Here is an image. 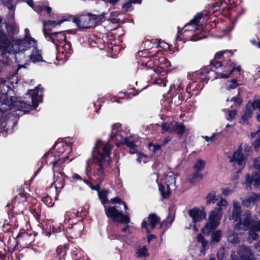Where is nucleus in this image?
Listing matches in <instances>:
<instances>
[{"label":"nucleus","instance_id":"obj_1","mask_svg":"<svg viewBox=\"0 0 260 260\" xmlns=\"http://www.w3.org/2000/svg\"><path fill=\"white\" fill-rule=\"evenodd\" d=\"M137 141L129 134V131L119 123L112 125L111 132L107 142L98 140L92 150V157L87 160L86 172H90L101 179L106 174L107 168L111 161V151L113 144L118 146L125 145L131 154L138 153Z\"/></svg>","mask_w":260,"mask_h":260},{"label":"nucleus","instance_id":"obj_2","mask_svg":"<svg viewBox=\"0 0 260 260\" xmlns=\"http://www.w3.org/2000/svg\"><path fill=\"white\" fill-rule=\"evenodd\" d=\"M203 16L202 13L197 14L189 23L184 26L182 34L178 37L177 39L181 41L184 38L185 41H197L205 38L201 33L202 29L201 20L203 19Z\"/></svg>","mask_w":260,"mask_h":260},{"label":"nucleus","instance_id":"obj_3","mask_svg":"<svg viewBox=\"0 0 260 260\" xmlns=\"http://www.w3.org/2000/svg\"><path fill=\"white\" fill-rule=\"evenodd\" d=\"M198 79L205 83H207L209 79L214 80L216 78H228L229 74H225L224 68L221 61L213 60L210 66H208L195 72Z\"/></svg>","mask_w":260,"mask_h":260},{"label":"nucleus","instance_id":"obj_4","mask_svg":"<svg viewBox=\"0 0 260 260\" xmlns=\"http://www.w3.org/2000/svg\"><path fill=\"white\" fill-rule=\"evenodd\" d=\"M156 181L159 190L163 199L167 198L171 194V190L175 188L176 179L173 173L169 172L167 174L164 169L160 168L156 173Z\"/></svg>","mask_w":260,"mask_h":260},{"label":"nucleus","instance_id":"obj_5","mask_svg":"<svg viewBox=\"0 0 260 260\" xmlns=\"http://www.w3.org/2000/svg\"><path fill=\"white\" fill-rule=\"evenodd\" d=\"M54 148L56 150L54 154L52 152L46 154L47 162L52 164L53 165L54 161L62 162L63 166L64 163H68L72 160V158H70L69 156L72 151L70 144L64 142H58L54 145Z\"/></svg>","mask_w":260,"mask_h":260},{"label":"nucleus","instance_id":"obj_6","mask_svg":"<svg viewBox=\"0 0 260 260\" xmlns=\"http://www.w3.org/2000/svg\"><path fill=\"white\" fill-rule=\"evenodd\" d=\"M155 67L153 69L155 73L152 75V78H154L153 83L160 86L165 87L167 82L166 79L165 69L170 67L171 63L160 52H158L155 54Z\"/></svg>","mask_w":260,"mask_h":260},{"label":"nucleus","instance_id":"obj_7","mask_svg":"<svg viewBox=\"0 0 260 260\" xmlns=\"http://www.w3.org/2000/svg\"><path fill=\"white\" fill-rule=\"evenodd\" d=\"M234 229L236 231L241 230L243 231L249 230V240H256L258 239V235L255 232L260 231V221L252 220L250 212L246 211L244 213L243 217L235 225Z\"/></svg>","mask_w":260,"mask_h":260},{"label":"nucleus","instance_id":"obj_8","mask_svg":"<svg viewBox=\"0 0 260 260\" xmlns=\"http://www.w3.org/2000/svg\"><path fill=\"white\" fill-rule=\"evenodd\" d=\"M106 14L104 12L98 15L88 13L74 18L73 22L79 28H91L94 27L97 23L104 21Z\"/></svg>","mask_w":260,"mask_h":260},{"label":"nucleus","instance_id":"obj_9","mask_svg":"<svg viewBox=\"0 0 260 260\" xmlns=\"http://www.w3.org/2000/svg\"><path fill=\"white\" fill-rule=\"evenodd\" d=\"M223 209L216 207L209 214L207 223L202 229V232L205 235H209L216 229L220 223Z\"/></svg>","mask_w":260,"mask_h":260},{"label":"nucleus","instance_id":"obj_10","mask_svg":"<svg viewBox=\"0 0 260 260\" xmlns=\"http://www.w3.org/2000/svg\"><path fill=\"white\" fill-rule=\"evenodd\" d=\"M62 162L54 161L52 169L54 173V181L51 185H54L56 190L55 200H57V196L64 188L67 176L59 170L63 166Z\"/></svg>","mask_w":260,"mask_h":260},{"label":"nucleus","instance_id":"obj_11","mask_svg":"<svg viewBox=\"0 0 260 260\" xmlns=\"http://www.w3.org/2000/svg\"><path fill=\"white\" fill-rule=\"evenodd\" d=\"M117 206L110 207L105 209V213L108 218L117 223L128 224L130 222L129 213L125 211V214H123L122 211H120Z\"/></svg>","mask_w":260,"mask_h":260},{"label":"nucleus","instance_id":"obj_12","mask_svg":"<svg viewBox=\"0 0 260 260\" xmlns=\"http://www.w3.org/2000/svg\"><path fill=\"white\" fill-rule=\"evenodd\" d=\"M76 216L74 212L71 211H68L64 215V223L69 225L66 226V228H70L69 225H72L71 228L72 229L73 236L75 238L80 237L82 234V232L84 229V225L81 221L74 223L72 219Z\"/></svg>","mask_w":260,"mask_h":260},{"label":"nucleus","instance_id":"obj_13","mask_svg":"<svg viewBox=\"0 0 260 260\" xmlns=\"http://www.w3.org/2000/svg\"><path fill=\"white\" fill-rule=\"evenodd\" d=\"M243 147H246V146L241 144L232 156L229 157L230 162L233 163L235 168L239 170L242 169L246 164L245 157L242 152Z\"/></svg>","mask_w":260,"mask_h":260},{"label":"nucleus","instance_id":"obj_14","mask_svg":"<svg viewBox=\"0 0 260 260\" xmlns=\"http://www.w3.org/2000/svg\"><path fill=\"white\" fill-rule=\"evenodd\" d=\"M138 56L139 57L138 63L140 65L154 69L155 62V54L150 55L149 52L142 50L138 52Z\"/></svg>","mask_w":260,"mask_h":260},{"label":"nucleus","instance_id":"obj_15","mask_svg":"<svg viewBox=\"0 0 260 260\" xmlns=\"http://www.w3.org/2000/svg\"><path fill=\"white\" fill-rule=\"evenodd\" d=\"M28 201L25 194L20 193L17 196L13 201L14 211L17 214L23 213L26 209Z\"/></svg>","mask_w":260,"mask_h":260},{"label":"nucleus","instance_id":"obj_16","mask_svg":"<svg viewBox=\"0 0 260 260\" xmlns=\"http://www.w3.org/2000/svg\"><path fill=\"white\" fill-rule=\"evenodd\" d=\"M238 256L235 255V252L231 254L232 260H254V257L250 249L245 246H241L238 248Z\"/></svg>","mask_w":260,"mask_h":260},{"label":"nucleus","instance_id":"obj_17","mask_svg":"<svg viewBox=\"0 0 260 260\" xmlns=\"http://www.w3.org/2000/svg\"><path fill=\"white\" fill-rule=\"evenodd\" d=\"M56 50V59L59 60H67L73 52L71 44L68 42H64L57 46Z\"/></svg>","mask_w":260,"mask_h":260},{"label":"nucleus","instance_id":"obj_18","mask_svg":"<svg viewBox=\"0 0 260 260\" xmlns=\"http://www.w3.org/2000/svg\"><path fill=\"white\" fill-rule=\"evenodd\" d=\"M45 38L47 41H50L53 43L56 46V48L64 42H66V36L64 31H58L52 32L49 34L45 33Z\"/></svg>","mask_w":260,"mask_h":260},{"label":"nucleus","instance_id":"obj_19","mask_svg":"<svg viewBox=\"0 0 260 260\" xmlns=\"http://www.w3.org/2000/svg\"><path fill=\"white\" fill-rule=\"evenodd\" d=\"M189 216L192 218L194 224L201 221L205 218L206 214L204 209L198 208H194L188 212Z\"/></svg>","mask_w":260,"mask_h":260},{"label":"nucleus","instance_id":"obj_20","mask_svg":"<svg viewBox=\"0 0 260 260\" xmlns=\"http://www.w3.org/2000/svg\"><path fill=\"white\" fill-rule=\"evenodd\" d=\"M159 219L155 214H150L147 219H144L142 223V228H145L147 232L149 233L156 226Z\"/></svg>","mask_w":260,"mask_h":260},{"label":"nucleus","instance_id":"obj_21","mask_svg":"<svg viewBox=\"0 0 260 260\" xmlns=\"http://www.w3.org/2000/svg\"><path fill=\"white\" fill-rule=\"evenodd\" d=\"M32 239L31 235L24 230H20L19 234L17 237V242L24 247H29L33 240Z\"/></svg>","mask_w":260,"mask_h":260},{"label":"nucleus","instance_id":"obj_22","mask_svg":"<svg viewBox=\"0 0 260 260\" xmlns=\"http://www.w3.org/2000/svg\"><path fill=\"white\" fill-rule=\"evenodd\" d=\"M252 183H253L255 187H258L260 186V172H255L251 176L249 174L246 175L245 181L246 189H250L251 185Z\"/></svg>","mask_w":260,"mask_h":260},{"label":"nucleus","instance_id":"obj_23","mask_svg":"<svg viewBox=\"0 0 260 260\" xmlns=\"http://www.w3.org/2000/svg\"><path fill=\"white\" fill-rule=\"evenodd\" d=\"M233 208L232 212L231 215L230 216L229 219L234 220L235 221H237L239 220V222L241 218H240L241 212V208L240 204L236 201H234L233 203ZM244 215V214L243 215ZM243 217H242L241 219Z\"/></svg>","mask_w":260,"mask_h":260},{"label":"nucleus","instance_id":"obj_24","mask_svg":"<svg viewBox=\"0 0 260 260\" xmlns=\"http://www.w3.org/2000/svg\"><path fill=\"white\" fill-rule=\"evenodd\" d=\"M193 75L195 76L196 80L188 84L186 87V92L191 93L192 91L201 90L204 86L205 82H203L200 79H198V76L195 75V73Z\"/></svg>","mask_w":260,"mask_h":260},{"label":"nucleus","instance_id":"obj_25","mask_svg":"<svg viewBox=\"0 0 260 260\" xmlns=\"http://www.w3.org/2000/svg\"><path fill=\"white\" fill-rule=\"evenodd\" d=\"M230 7L226 2L224 0H219L216 2V4L219 9L222 10H225V9H233L234 6H236L240 4L241 3L240 0H228Z\"/></svg>","mask_w":260,"mask_h":260},{"label":"nucleus","instance_id":"obj_26","mask_svg":"<svg viewBox=\"0 0 260 260\" xmlns=\"http://www.w3.org/2000/svg\"><path fill=\"white\" fill-rule=\"evenodd\" d=\"M29 60L34 63L44 61L41 51L38 48V46L32 49L31 53L29 55Z\"/></svg>","mask_w":260,"mask_h":260},{"label":"nucleus","instance_id":"obj_27","mask_svg":"<svg viewBox=\"0 0 260 260\" xmlns=\"http://www.w3.org/2000/svg\"><path fill=\"white\" fill-rule=\"evenodd\" d=\"M64 21L63 20H59L58 21H43V31L44 33V35L45 36V32L46 34H49L50 32L47 31V30L51 29V28L54 27L57 25H60Z\"/></svg>","mask_w":260,"mask_h":260},{"label":"nucleus","instance_id":"obj_28","mask_svg":"<svg viewBox=\"0 0 260 260\" xmlns=\"http://www.w3.org/2000/svg\"><path fill=\"white\" fill-rule=\"evenodd\" d=\"M233 53L231 50H226L223 51H220L217 52L215 55V60H217V59L223 60L222 63L221 64L224 67V62L226 61V59H228L229 57L233 56ZM221 62H222L221 61Z\"/></svg>","mask_w":260,"mask_h":260},{"label":"nucleus","instance_id":"obj_29","mask_svg":"<svg viewBox=\"0 0 260 260\" xmlns=\"http://www.w3.org/2000/svg\"><path fill=\"white\" fill-rule=\"evenodd\" d=\"M225 64V66L223 67L224 72L225 74H229V76L235 70L239 72L241 70V67L240 66L235 67L233 62H232L230 59H228V62H226Z\"/></svg>","mask_w":260,"mask_h":260},{"label":"nucleus","instance_id":"obj_30","mask_svg":"<svg viewBox=\"0 0 260 260\" xmlns=\"http://www.w3.org/2000/svg\"><path fill=\"white\" fill-rule=\"evenodd\" d=\"M252 115V112L249 105H247L245 111L242 115L240 122L242 124H248L249 119Z\"/></svg>","mask_w":260,"mask_h":260},{"label":"nucleus","instance_id":"obj_31","mask_svg":"<svg viewBox=\"0 0 260 260\" xmlns=\"http://www.w3.org/2000/svg\"><path fill=\"white\" fill-rule=\"evenodd\" d=\"M256 201V194L253 193L245 199H242V203L244 206L249 207L254 204Z\"/></svg>","mask_w":260,"mask_h":260},{"label":"nucleus","instance_id":"obj_32","mask_svg":"<svg viewBox=\"0 0 260 260\" xmlns=\"http://www.w3.org/2000/svg\"><path fill=\"white\" fill-rule=\"evenodd\" d=\"M141 3V0H128L122 5V10L125 12H131L134 9L133 4H140Z\"/></svg>","mask_w":260,"mask_h":260},{"label":"nucleus","instance_id":"obj_33","mask_svg":"<svg viewBox=\"0 0 260 260\" xmlns=\"http://www.w3.org/2000/svg\"><path fill=\"white\" fill-rule=\"evenodd\" d=\"M161 128L165 131L174 133L176 128V122L173 121L169 123L164 122L161 124Z\"/></svg>","mask_w":260,"mask_h":260},{"label":"nucleus","instance_id":"obj_34","mask_svg":"<svg viewBox=\"0 0 260 260\" xmlns=\"http://www.w3.org/2000/svg\"><path fill=\"white\" fill-rule=\"evenodd\" d=\"M176 94H178V98L181 102L188 99L191 96L190 92H183V90L182 87H179L176 90Z\"/></svg>","mask_w":260,"mask_h":260},{"label":"nucleus","instance_id":"obj_35","mask_svg":"<svg viewBox=\"0 0 260 260\" xmlns=\"http://www.w3.org/2000/svg\"><path fill=\"white\" fill-rule=\"evenodd\" d=\"M259 130L257 131L255 133H251V138L252 139L255 138L254 140L252 141V144L255 150H258L260 147V138L258 135Z\"/></svg>","mask_w":260,"mask_h":260},{"label":"nucleus","instance_id":"obj_36","mask_svg":"<svg viewBox=\"0 0 260 260\" xmlns=\"http://www.w3.org/2000/svg\"><path fill=\"white\" fill-rule=\"evenodd\" d=\"M3 3L7 5V7L10 10V12L9 14V17L11 18L12 20L14 19V9L15 6L11 4V2L12 0H1Z\"/></svg>","mask_w":260,"mask_h":260},{"label":"nucleus","instance_id":"obj_37","mask_svg":"<svg viewBox=\"0 0 260 260\" xmlns=\"http://www.w3.org/2000/svg\"><path fill=\"white\" fill-rule=\"evenodd\" d=\"M72 257L73 260H83L82 252L75 247L72 250Z\"/></svg>","mask_w":260,"mask_h":260},{"label":"nucleus","instance_id":"obj_38","mask_svg":"<svg viewBox=\"0 0 260 260\" xmlns=\"http://www.w3.org/2000/svg\"><path fill=\"white\" fill-rule=\"evenodd\" d=\"M205 167V161L201 158H198L193 165L194 169L197 171H200Z\"/></svg>","mask_w":260,"mask_h":260},{"label":"nucleus","instance_id":"obj_39","mask_svg":"<svg viewBox=\"0 0 260 260\" xmlns=\"http://www.w3.org/2000/svg\"><path fill=\"white\" fill-rule=\"evenodd\" d=\"M147 250L148 249L146 246H144L142 248L138 249L136 253L137 257H141L148 256L149 254Z\"/></svg>","mask_w":260,"mask_h":260},{"label":"nucleus","instance_id":"obj_40","mask_svg":"<svg viewBox=\"0 0 260 260\" xmlns=\"http://www.w3.org/2000/svg\"><path fill=\"white\" fill-rule=\"evenodd\" d=\"M218 199V196L215 195L214 192L209 193L207 197L206 204L215 203Z\"/></svg>","mask_w":260,"mask_h":260},{"label":"nucleus","instance_id":"obj_41","mask_svg":"<svg viewBox=\"0 0 260 260\" xmlns=\"http://www.w3.org/2000/svg\"><path fill=\"white\" fill-rule=\"evenodd\" d=\"M119 14V13L117 11L111 12L109 18V21L113 23H118L120 21V19L118 18Z\"/></svg>","mask_w":260,"mask_h":260},{"label":"nucleus","instance_id":"obj_42","mask_svg":"<svg viewBox=\"0 0 260 260\" xmlns=\"http://www.w3.org/2000/svg\"><path fill=\"white\" fill-rule=\"evenodd\" d=\"M238 85L237 80L234 79L227 81L226 88L227 90H230L236 88Z\"/></svg>","mask_w":260,"mask_h":260},{"label":"nucleus","instance_id":"obj_43","mask_svg":"<svg viewBox=\"0 0 260 260\" xmlns=\"http://www.w3.org/2000/svg\"><path fill=\"white\" fill-rule=\"evenodd\" d=\"M108 191L106 190H103L98 191V196L99 199L101 200L102 203L104 204L107 203Z\"/></svg>","mask_w":260,"mask_h":260},{"label":"nucleus","instance_id":"obj_44","mask_svg":"<svg viewBox=\"0 0 260 260\" xmlns=\"http://www.w3.org/2000/svg\"><path fill=\"white\" fill-rule=\"evenodd\" d=\"M221 237V231L217 230L215 232L212 233L211 235V241L214 242H218L220 240Z\"/></svg>","mask_w":260,"mask_h":260},{"label":"nucleus","instance_id":"obj_45","mask_svg":"<svg viewBox=\"0 0 260 260\" xmlns=\"http://www.w3.org/2000/svg\"><path fill=\"white\" fill-rule=\"evenodd\" d=\"M26 3L32 8L35 11L39 13L43 11V7L40 5H34L32 0H28L26 1Z\"/></svg>","mask_w":260,"mask_h":260},{"label":"nucleus","instance_id":"obj_46","mask_svg":"<svg viewBox=\"0 0 260 260\" xmlns=\"http://www.w3.org/2000/svg\"><path fill=\"white\" fill-rule=\"evenodd\" d=\"M56 253L60 257L59 260H64L63 257L66 253L65 247L58 246L57 248Z\"/></svg>","mask_w":260,"mask_h":260},{"label":"nucleus","instance_id":"obj_47","mask_svg":"<svg viewBox=\"0 0 260 260\" xmlns=\"http://www.w3.org/2000/svg\"><path fill=\"white\" fill-rule=\"evenodd\" d=\"M202 178H203V175L201 173H200V171H196V172L192 174L191 177H190L189 179V181L190 182L193 183V182H195L198 179H199V180L202 179Z\"/></svg>","mask_w":260,"mask_h":260},{"label":"nucleus","instance_id":"obj_48","mask_svg":"<svg viewBox=\"0 0 260 260\" xmlns=\"http://www.w3.org/2000/svg\"><path fill=\"white\" fill-rule=\"evenodd\" d=\"M247 105H249L250 108L252 107L254 110L257 109L260 111V99H256L249 102Z\"/></svg>","mask_w":260,"mask_h":260},{"label":"nucleus","instance_id":"obj_49","mask_svg":"<svg viewBox=\"0 0 260 260\" xmlns=\"http://www.w3.org/2000/svg\"><path fill=\"white\" fill-rule=\"evenodd\" d=\"M42 201L48 207H52L54 202L53 200L48 195H44L42 197Z\"/></svg>","mask_w":260,"mask_h":260},{"label":"nucleus","instance_id":"obj_50","mask_svg":"<svg viewBox=\"0 0 260 260\" xmlns=\"http://www.w3.org/2000/svg\"><path fill=\"white\" fill-rule=\"evenodd\" d=\"M148 156L144 153H138V158L137 160L139 163L146 164L148 162Z\"/></svg>","mask_w":260,"mask_h":260},{"label":"nucleus","instance_id":"obj_51","mask_svg":"<svg viewBox=\"0 0 260 260\" xmlns=\"http://www.w3.org/2000/svg\"><path fill=\"white\" fill-rule=\"evenodd\" d=\"M185 129V127L183 124L176 122V128L175 129V132L181 136L184 133Z\"/></svg>","mask_w":260,"mask_h":260},{"label":"nucleus","instance_id":"obj_52","mask_svg":"<svg viewBox=\"0 0 260 260\" xmlns=\"http://www.w3.org/2000/svg\"><path fill=\"white\" fill-rule=\"evenodd\" d=\"M111 202L113 204H119L121 205H123L125 211H127L128 210V208L126 205L122 201H121L120 199L118 198H115L111 199Z\"/></svg>","mask_w":260,"mask_h":260},{"label":"nucleus","instance_id":"obj_53","mask_svg":"<svg viewBox=\"0 0 260 260\" xmlns=\"http://www.w3.org/2000/svg\"><path fill=\"white\" fill-rule=\"evenodd\" d=\"M197 241L199 243H201L202 244V247L204 248H205V247L207 246V242L205 240V238H204V236L201 234H200L198 235V236L197 237Z\"/></svg>","mask_w":260,"mask_h":260},{"label":"nucleus","instance_id":"obj_54","mask_svg":"<svg viewBox=\"0 0 260 260\" xmlns=\"http://www.w3.org/2000/svg\"><path fill=\"white\" fill-rule=\"evenodd\" d=\"M148 146L150 150L152 151L154 153H156L160 148L161 145L149 143Z\"/></svg>","mask_w":260,"mask_h":260},{"label":"nucleus","instance_id":"obj_55","mask_svg":"<svg viewBox=\"0 0 260 260\" xmlns=\"http://www.w3.org/2000/svg\"><path fill=\"white\" fill-rule=\"evenodd\" d=\"M229 241L232 243H236L238 242V235L236 234H233L229 236Z\"/></svg>","mask_w":260,"mask_h":260},{"label":"nucleus","instance_id":"obj_56","mask_svg":"<svg viewBox=\"0 0 260 260\" xmlns=\"http://www.w3.org/2000/svg\"><path fill=\"white\" fill-rule=\"evenodd\" d=\"M228 204V202L225 199L221 198L219 201H217L216 205L218 207H221L222 209L223 207H226Z\"/></svg>","mask_w":260,"mask_h":260},{"label":"nucleus","instance_id":"obj_57","mask_svg":"<svg viewBox=\"0 0 260 260\" xmlns=\"http://www.w3.org/2000/svg\"><path fill=\"white\" fill-rule=\"evenodd\" d=\"M237 114V112L235 110H231L229 111V113L228 115V117H226V119L228 120H232L234 119L236 115Z\"/></svg>","mask_w":260,"mask_h":260},{"label":"nucleus","instance_id":"obj_58","mask_svg":"<svg viewBox=\"0 0 260 260\" xmlns=\"http://www.w3.org/2000/svg\"><path fill=\"white\" fill-rule=\"evenodd\" d=\"M234 191V189H230L229 187H226L225 188L222 189V193L224 196H228L232 193Z\"/></svg>","mask_w":260,"mask_h":260},{"label":"nucleus","instance_id":"obj_59","mask_svg":"<svg viewBox=\"0 0 260 260\" xmlns=\"http://www.w3.org/2000/svg\"><path fill=\"white\" fill-rule=\"evenodd\" d=\"M230 101L233 102L236 105H240L242 102L241 99L238 97H233L231 99Z\"/></svg>","mask_w":260,"mask_h":260},{"label":"nucleus","instance_id":"obj_60","mask_svg":"<svg viewBox=\"0 0 260 260\" xmlns=\"http://www.w3.org/2000/svg\"><path fill=\"white\" fill-rule=\"evenodd\" d=\"M158 43L159 46L164 49L166 50L168 48H169V44L166 43L164 41L160 40L158 41Z\"/></svg>","mask_w":260,"mask_h":260},{"label":"nucleus","instance_id":"obj_61","mask_svg":"<svg viewBox=\"0 0 260 260\" xmlns=\"http://www.w3.org/2000/svg\"><path fill=\"white\" fill-rule=\"evenodd\" d=\"M64 228V225L60 224L58 227L56 228L54 225H53V229L54 232H60Z\"/></svg>","mask_w":260,"mask_h":260},{"label":"nucleus","instance_id":"obj_62","mask_svg":"<svg viewBox=\"0 0 260 260\" xmlns=\"http://www.w3.org/2000/svg\"><path fill=\"white\" fill-rule=\"evenodd\" d=\"M215 134H213L211 137H208V136H202V137L207 142H211L213 141V140L215 138Z\"/></svg>","mask_w":260,"mask_h":260},{"label":"nucleus","instance_id":"obj_63","mask_svg":"<svg viewBox=\"0 0 260 260\" xmlns=\"http://www.w3.org/2000/svg\"><path fill=\"white\" fill-rule=\"evenodd\" d=\"M260 157L258 159H256L254 161V166L256 169L259 170L260 171Z\"/></svg>","mask_w":260,"mask_h":260},{"label":"nucleus","instance_id":"obj_64","mask_svg":"<svg viewBox=\"0 0 260 260\" xmlns=\"http://www.w3.org/2000/svg\"><path fill=\"white\" fill-rule=\"evenodd\" d=\"M251 43L258 48L260 49V42H257L256 40L253 39L250 40Z\"/></svg>","mask_w":260,"mask_h":260}]
</instances>
